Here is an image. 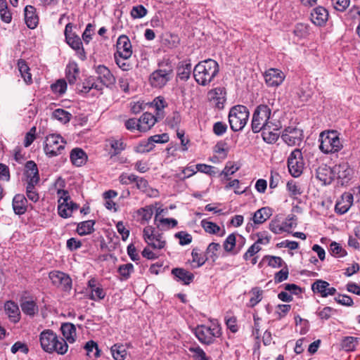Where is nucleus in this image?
<instances>
[{"label":"nucleus","mask_w":360,"mask_h":360,"mask_svg":"<svg viewBox=\"0 0 360 360\" xmlns=\"http://www.w3.org/2000/svg\"><path fill=\"white\" fill-rule=\"evenodd\" d=\"M219 71L217 62L212 59H207L199 62L193 68V72L195 82L205 86L214 79Z\"/></svg>","instance_id":"f257e3e1"},{"label":"nucleus","mask_w":360,"mask_h":360,"mask_svg":"<svg viewBox=\"0 0 360 360\" xmlns=\"http://www.w3.org/2000/svg\"><path fill=\"white\" fill-rule=\"evenodd\" d=\"M278 120L275 118V112L272 113L271 108L266 105H258L252 115V130L254 133L261 131L266 127L277 128Z\"/></svg>","instance_id":"f03ea898"},{"label":"nucleus","mask_w":360,"mask_h":360,"mask_svg":"<svg viewBox=\"0 0 360 360\" xmlns=\"http://www.w3.org/2000/svg\"><path fill=\"white\" fill-rule=\"evenodd\" d=\"M41 347L48 353L56 352L58 354H65L68 349V345L63 338L58 337L53 330H43L39 335Z\"/></svg>","instance_id":"7ed1b4c3"},{"label":"nucleus","mask_w":360,"mask_h":360,"mask_svg":"<svg viewBox=\"0 0 360 360\" xmlns=\"http://www.w3.org/2000/svg\"><path fill=\"white\" fill-rule=\"evenodd\" d=\"M319 141V148L325 154L338 152L343 148L340 134L335 130L322 131L320 134Z\"/></svg>","instance_id":"20e7f679"},{"label":"nucleus","mask_w":360,"mask_h":360,"mask_svg":"<svg viewBox=\"0 0 360 360\" xmlns=\"http://www.w3.org/2000/svg\"><path fill=\"white\" fill-rule=\"evenodd\" d=\"M249 115V110L245 105H237L232 107L229 113V122L231 129L233 131L242 130L247 124Z\"/></svg>","instance_id":"39448f33"},{"label":"nucleus","mask_w":360,"mask_h":360,"mask_svg":"<svg viewBox=\"0 0 360 360\" xmlns=\"http://www.w3.org/2000/svg\"><path fill=\"white\" fill-rule=\"evenodd\" d=\"M194 333L198 340L204 345L212 344L216 338L221 335L219 326L214 324L210 326H198L195 328Z\"/></svg>","instance_id":"423d86ee"},{"label":"nucleus","mask_w":360,"mask_h":360,"mask_svg":"<svg viewBox=\"0 0 360 360\" xmlns=\"http://www.w3.org/2000/svg\"><path fill=\"white\" fill-rule=\"evenodd\" d=\"M59 195L58 212L63 218L70 217L73 211L79 208V205L70 200V195L67 191L58 190Z\"/></svg>","instance_id":"0eeeda50"},{"label":"nucleus","mask_w":360,"mask_h":360,"mask_svg":"<svg viewBox=\"0 0 360 360\" xmlns=\"http://www.w3.org/2000/svg\"><path fill=\"white\" fill-rule=\"evenodd\" d=\"M65 143L66 142L60 135L50 134L46 138L44 152L49 157L57 156L61 154Z\"/></svg>","instance_id":"6e6552de"},{"label":"nucleus","mask_w":360,"mask_h":360,"mask_svg":"<svg viewBox=\"0 0 360 360\" xmlns=\"http://www.w3.org/2000/svg\"><path fill=\"white\" fill-rule=\"evenodd\" d=\"M288 167L290 174L294 177L300 176L303 172L304 161L300 149H295L288 158Z\"/></svg>","instance_id":"1a4fd4ad"},{"label":"nucleus","mask_w":360,"mask_h":360,"mask_svg":"<svg viewBox=\"0 0 360 360\" xmlns=\"http://www.w3.org/2000/svg\"><path fill=\"white\" fill-rule=\"evenodd\" d=\"M334 178L336 177L341 185L348 184L353 178L354 172L348 162H342L333 167Z\"/></svg>","instance_id":"9d476101"},{"label":"nucleus","mask_w":360,"mask_h":360,"mask_svg":"<svg viewBox=\"0 0 360 360\" xmlns=\"http://www.w3.org/2000/svg\"><path fill=\"white\" fill-rule=\"evenodd\" d=\"M172 70L170 67L167 69H158L153 72L149 78L150 84L155 88L163 87L170 79Z\"/></svg>","instance_id":"9b49d317"},{"label":"nucleus","mask_w":360,"mask_h":360,"mask_svg":"<svg viewBox=\"0 0 360 360\" xmlns=\"http://www.w3.org/2000/svg\"><path fill=\"white\" fill-rule=\"evenodd\" d=\"M281 138L290 146L299 145L303 139V132L300 129L288 127L284 130Z\"/></svg>","instance_id":"f8f14e48"},{"label":"nucleus","mask_w":360,"mask_h":360,"mask_svg":"<svg viewBox=\"0 0 360 360\" xmlns=\"http://www.w3.org/2000/svg\"><path fill=\"white\" fill-rule=\"evenodd\" d=\"M117 51L114 55L124 58H129L132 55V46L129 37L121 35L117 41Z\"/></svg>","instance_id":"ddd939ff"},{"label":"nucleus","mask_w":360,"mask_h":360,"mask_svg":"<svg viewBox=\"0 0 360 360\" xmlns=\"http://www.w3.org/2000/svg\"><path fill=\"white\" fill-rule=\"evenodd\" d=\"M96 72L98 75V84H102L103 87L104 86L108 87L115 84V77L105 65H98L96 68Z\"/></svg>","instance_id":"4468645a"},{"label":"nucleus","mask_w":360,"mask_h":360,"mask_svg":"<svg viewBox=\"0 0 360 360\" xmlns=\"http://www.w3.org/2000/svg\"><path fill=\"white\" fill-rule=\"evenodd\" d=\"M24 175L25 176L27 185L39 184L40 180L39 171L37 166L34 161L30 160L26 162Z\"/></svg>","instance_id":"2eb2a0df"},{"label":"nucleus","mask_w":360,"mask_h":360,"mask_svg":"<svg viewBox=\"0 0 360 360\" xmlns=\"http://www.w3.org/2000/svg\"><path fill=\"white\" fill-rule=\"evenodd\" d=\"M49 278L53 285L61 287L65 290L71 288V278L67 274L61 271H51L49 274Z\"/></svg>","instance_id":"dca6fc26"},{"label":"nucleus","mask_w":360,"mask_h":360,"mask_svg":"<svg viewBox=\"0 0 360 360\" xmlns=\"http://www.w3.org/2000/svg\"><path fill=\"white\" fill-rule=\"evenodd\" d=\"M264 79L269 86H278L283 82L285 75L280 70L271 68L265 72Z\"/></svg>","instance_id":"f3484780"},{"label":"nucleus","mask_w":360,"mask_h":360,"mask_svg":"<svg viewBox=\"0 0 360 360\" xmlns=\"http://www.w3.org/2000/svg\"><path fill=\"white\" fill-rule=\"evenodd\" d=\"M311 290L315 293L321 294V297H326L328 295H333L336 292V289L330 287V284L323 280H317L311 285Z\"/></svg>","instance_id":"a211bd4d"},{"label":"nucleus","mask_w":360,"mask_h":360,"mask_svg":"<svg viewBox=\"0 0 360 360\" xmlns=\"http://www.w3.org/2000/svg\"><path fill=\"white\" fill-rule=\"evenodd\" d=\"M316 176L323 185L330 184L334 179L333 167L320 165L316 170Z\"/></svg>","instance_id":"6ab92c4d"},{"label":"nucleus","mask_w":360,"mask_h":360,"mask_svg":"<svg viewBox=\"0 0 360 360\" xmlns=\"http://www.w3.org/2000/svg\"><path fill=\"white\" fill-rule=\"evenodd\" d=\"M328 18V12L322 6H318L314 8L311 13V20L317 26L324 25L327 22Z\"/></svg>","instance_id":"aec40b11"},{"label":"nucleus","mask_w":360,"mask_h":360,"mask_svg":"<svg viewBox=\"0 0 360 360\" xmlns=\"http://www.w3.org/2000/svg\"><path fill=\"white\" fill-rule=\"evenodd\" d=\"M353 203V195L350 193H345L341 198L335 204V210L338 214L346 213L351 207Z\"/></svg>","instance_id":"412c9836"},{"label":"nucleus","mask_w":360,"mask_h":360,"mask_svg":"<svg viewBox=\"0 0 360 360\" xmlns=\"http://www.w3.org/2000/svg\"><path fill=\"white\" fill-rule=\"evenodd\" d=\"M282 124L280 121H278V126L277 128L271 127V125L269 127H264L261 130L262 132V138L264 141L268 143H275L278 137L279 134L278 131L281 129Z\"/></svg>","instance_id":"4be33fe9"},{"label":"nucleus","mask_w":360,"mask_h":360,"mask_svg":"<svg viewBox=\"0 0 360 360\" xmlns=\"http://www.w3.org/2000/svg\"><path fill=\"white\" fill-rule=\"evenodd\" d=\"M69 27L71 28L70 23H68L65 26V34L66 41L73 49L78 51L79 54L83 55V57L82 58V59H84V58H85V56L84 55V49L82 48V42L79 37L71 36L70 34H68V29Z\"/></svg>","instance_id":"5701e85b"},{"label":"nucleus","mask_w":360,"mask_h":360,"mask_svg":"<svg viewBox=\"0 0 360 360\" xmlns=\"http://www.w3.org/2000/svg\"><path fill=\"white\" fill-rule=\"evenodd\" d=\"M24 12L25 24L30 29H34L39 22L36 8L32 6L28 5L25 6Z\"/></svg>","instance_id":"b1692460"},{"label":"nucleus","mask_w":360,"mask_h":360,"mask_svg":"<svg viewBox=\"0 0 360 360\" xmlns=\"http://www.w3.org/2000/svg\"><path fill=\"white\" fill-rule=\"evenodd\" d=\"M4 310L11 321L17 323L20 319V312L17 304L13 301H7L4 304Z\"/></svg>","instance_id":"393cba45"},{"label":"nucleus","mask_w":360,"mask_h":360,"mask_svg":"<svg viewBox=\"0 0 360 360\" xmlns=\"http://www.w3.org/2000/svg\"><path fill=\"white\" fill-rule=\"evenodd\" d=\"M27 200L23 194H16L13 199V209L16 214H23L27 211Z\"/></svg>","instance_id":"a878e982"},{"label":"nucleus","mask_w":360,"mask_h":360,"mask_svg":"<svg viewBox=\"0 0 360 360\" xmlns=\"http://www.w3.org/2000/svg\"><path fill=\"white\" fill-rule=\"evenodd\" d=\"M139 120V131H140L149 130L157 122L155 117L149 112L143 113Z\"/></svg>","instance_id":"bb28decb"},{"label":"nucleus","mask_w":360,"mask_h":360,"mask_svg":"<svg viewBox=\"0 0 360 360\" xmlns=\"http://www.w3.org/2000/svg\"><path fill=\"white\" fill-rule=\"evenodd\" d=\"M70 158L72 163L77 167L83 165L87 160L86 154L82 149L79 148L72 150Z\"/></svg>","instance_id":"cd10ccee"},{"label":"nucleus","mask_w":360,"mask_h":360,"mask_svg":"<svg viewBox=\"0 0 360 360\" xmlns=\"http://www.w3.org/2000/svg\"><path fill=\"white\" fill-rule=\"evenodd\" d=\"M79 70L75 62L69 63L65 69V76L70 85L75 84Z\"/></svg>","instance_id":"c85d7f7f"},{"label":"nucleus","mask_w":360,"mask_h":360,"mask_svg":"<svg viewBox=\"0 0 360 360\" xmlns=\"http://www.w3.org/2000/svg\"><path fill=\"white\" fill-rule=\"evenodd\" d=\"M172 274L181 281L184 284H189L193 279L194 275L182 268H175L172 271Z\"/></svg>","instance_id":"c756f323"},{"label":"nucleus","mask_w":360,"mask_h":360,"mask_svg":"<svg viewBox=\"0 0 360 360\" xmlns=\"http://www.w3.org/2000/svg\"><path fill=\"white\" fill-rule=\"evenodd\" d=\"M60 330L63 335L70 343L75 342V337L76 335V328L74 324L70 323H63Z\"/></svg>","instance_id":"7c9ffc66"},{"label":"nucleus","mask_w":360,"mask_h":360,"mask_svg":"<svg viewBox=\"0 0 360 360\" xmlns=\"http://www.w3.org/2000/svg\"><path fill=\"white\" fill-rule=\"evenodd\" d=\"M193 70L192 65L189 60L183 61L178 67V77L180 79L186 81L190 77L191 73Z\"/></svg>","instance_id":"2f4dec72"},{"label":"nucleus","mask_w":360,"mask_h":360,"mask_svg":"<svg viewBox=\"0 0 360 360\" xmlns=\"http://www.w3.org/2000/svg\"><path fill=\"white\" fill-rule=\"evenodd\" d=\"M271 215V210L269 208L262 207L255 212L252 221L255 224H261L266 221Z\"/></svg>","instance_id":"473e14b6"},{"label":"nucleus","mask_w":360,"mask_h":360,"mask_svg":"<svg viewBox=\"0 0 360 360\" xmlns=\"http://www.w3.org/2000/svg\"><path fill=\"white\" fill-rule=\"evenodd\" d=\"M93 89L98 91H101L103 89V84H98V82L95 80L94 77H89L83 82L80 91L83 93H88L91 89Z\"/></svg>","instance_id":"72a5a7b5"},{"label":"nucleus","mask_w":360,"mask_h":360,"mask_svg":"<svg viewBox=\"0 0 360 360\" xmlns=\"http://www.w3.org/2000/svg\"><path fill=\"white\" fill-rule=\"evenodd\" d=\"M18 67L21 77L27 84L32 82V75L30 72V68L23 60H20L18 63Z\"/></svg>","instance_id":"f704fd0d"},{"label":"nucleus","mask_w":360,"mask_h":360,"mask_svg":"<svg viewBox=\"0 0 360 360\" xmlns=\"http://www.w3.org/2000/svg\"><path fill=\"white\" fill-rule=\"evenodd\" d=\"M20 307L22 312L30 316H33L39 311L38 306L33 300H24L21 302Z\"/></svg>","instance_id":"c9c22d12"},{"label":"nucleus","mask_w":360,"mask_h":360,"mask_svg":"<svg viewBox=\"0 0 360 360\" xmlns=\"http://www.w3.org/2000/svg\"><path fill=\"white\" fill-rule=\"evenodd\" d=\"M95 221L87 220L79 223L77 225V231L80 236H85L91 233L94 231Z\"/></svg>","instance_id":"e433bc0d"},{"label":"nucleus","mask_w":360,"mask_h":360,"mask_svg":"<svg viewBox=\"0 0 360 360\" xmlns=\"http://www.w3.org/2000/svg\"><path fill=\"white\" fill-rule=\"evenodd\" d=\"M221 245L218 243H211L208 245L206 251L205 257L207 259H211L213 262H215L218 258L217 252L219 251Z\"/></svg>","instance_id":"4c0bfd02"},{"label":"nucleus","mask_w":360,"mask_h":360,"mask_svg":"<svg viewBox=\"0 0 360 360\" xmlns=\"http://www.w3.org/2000/svg\"><path fill=\"white\" fill-rule=\"evenodd\" d=\"M110 352L115 360H124L127 351L122 345L115 344L110 348Z\"/></svg>","instance_id":"58836bf2"},{"label":"nucleus","mask_w":360,"mask_h":360,"mask_svg":"<svg viewBox=\"0 0 360 360\" xmlns=\"http://www.w3.org/2000/svg\"><path fill=\"white\" fill-rule=\"evenodd\" d=\"M359 343L357 338L347 336L345 337L342 341L341 346L347 352L354 351Z\"/></svg>","instance_id":"ea45409f"},{"label":"nucleus","mask_w":360,"mask_h":360,"mask_svg":"<svg viewBox=\"0 0 360 360\" xmlns=\"http://www.w3.org/2000/svg\"><path fill=\"white\" fill-rule=\"evenodd\" d=\"M52 117L60 122L65 124L70 122L72 115L63 109L58 108L53 112Z\"/></svg>","instance_id":"a19ab883"},{"label":"nucleus","mask_w":360,"mask_h":360,"mask_svg":"<svg viewBox=\"0 0 360 360\" xmlns=\"http://www.w3.org/2000/svg\"><path fill=\"white\" fill-rule=\"evenodd\" d=\"M200 224L205 232L210 234H218L221 228L216 224L207 219H202Z\"/></svg>","instance_id":"79ce46f5"},{"label":"nucleus","mask_w":360,"mask_h":360,"mask_svg":"<svg viewBox=\"0 0 360 360\" xmlns=\"http://www.w3.org/2000/svg\"><path fill=\"white\" fill-rule=\"evenodd\" d=\"M117 271L120 276V280L126 281L134 271V265L131 263L120 265L118 267Z\"/></svg>","instance_id":"37998d69"},{"label":"nucleus","mask_w":360,"mask_h":360,"mask_svg":"<svg viewBox=\"0 0 360 360\" xmlns=\"http://www.w3.org/2000/svg\"><path fill=\"white\" fill-rule=\"evenodd\" d=\"M211 94H214L212 97V101H213L214 106L219 110L224 108L226 99L224 96H219L222 94V90L221 89H215L212 92H211Z\"/></svg>","instance_id":"c03bdc74"},{"label":"nucleus","mask_w":360,"mask_h":360,"mask_svg":"<svg viewBox=\"0 0 360 360\" xmlns=\"http://www.w3.org/2000/svg\"><path fill=\"white\" fill-rule=\"evenodd\" d=\"M154 207L153 205L146 206L137 211L138 214L141 217V221H149L153 214Z\"/></svg>","instance_id":"a18cd8bd"},{"label":"nucleus","mask_w":360,"mask_h":360,"mask_svg":"<svg viewBox=\"0 0 360 360\" xmlns=\"http://www.w3.org/2000/svg\"><path fill=\"white\" fill-rule=\"evenodd\" d=\"M84 348L86 351V354L90 356V354L91 352H93V350L95 349V352L94 353V356L95 358H98L101 356V350L98 349V346L97 343L93 340L88 341Z\"/></svg>","instance_id":"49530a36"},{"label":"nucleus","mask_w":360,"mask_h":360,"mask_svg":"<svg viewBox=\"0 0 360 360\" xmlns=\"http://www.w3.org/2000/svg\"><path fill=\"white\" fill-rule=\"evenodd\" d=\"M236 243V236L235 233H231L228 236L223 243V248L226 252L233 251Z\"/></svg>","instance_id":"de8ad7c7"},{"label":"nucleus","mask_w":360,"mask_h":360,"mask_svg":"<svg viewBox=\"0 0 360 360\" xmlns=\"http://www.w3.org/2000/svg\"><path fill=\"white\" fill-rule=\"evenodd\" d=\"M330 251L333 256L337 257H344L347 254L346 251L342 248V246L336 242L331 243L330 245Z\"/></svg>","instance_id":"09e8293b"},{"label":"nucleus","mask_w":360,"mask_h":360,"mask_svg":"<svg viewBox=\"0 0 360 360\" xmlns=\"http://www.w3.org/2000/svg\"><path fill=\"white\" fill-rule=\"evenodd\" d=\"M53 92L63 94L67 89V83L65 79H60L51 86Z\"/></svg>","instance_id":"8fccbe9b"},{"label":"nucleus","mask_w":360,"mask_h":360,"mask_svg":"<svg viewBox=\"0 0 360 360\" xmlns=\"http://www.w3.org/2000/svg\"><path fill=\"white\" fill-rule=\"evenodd\" d=\"M36 185L37 184H27L26 186L27 198L33 202H37L39 199V193L34 188Z\"/></svg>","instance_id":"3c124183"},{"label":"nucleus","mask_w":360,"mask_h":360,"mask_svg":"<svg viewBox=\"0 0 360 360\" xmlns=\"http://www.w3.org/2000/svg\"><path fill=\"white\" fill-rule=\"evenodd\" d=\"M154 144L150 141V137L147 141H142L139 146L136 147V151L137 153H144L152 150L154 148Z\"/></svg>","instance_id":"603ef678"},{"label":"nucleus","mask_w":360,"mask_h":360,"mask_svg":"<svg viewBox=\"0 0 360 360\" xmlns=\"http://www.w3.org/2000/svg\"><path fill=\"white\" fill-rule=\"evenodd\" d=\"M148 246L151 247L152 248L156 250H160L162 249L166 244V241L163 240V238L161 234H158L155 239H152L150 243H146Z\"/></svg>","instance_id":"864d4df0"},{"label":"nucleus","mask_w":360,"mask_h":360,"mask_svg":"<svg viewBox=\"0 0 360 360\" xmlns=\"http://www.w3.org/2000/svg\"><path fill=\"white\" fill-rule=\"evenodd\" d=\"M156 223L157 226L160 228L161 226L162 229H169L177 225V221L172 218H161Z\"/></svg>","instance_id":"5fc2aeb1"},{"label":"nucleus","mask_w":360,"mask_h":360,"mask_svg":"<svg viewBox=\"0 0 360 360\" xmlns=\"http://www.w3.org/2000/svg\"><path fill=\"white\" fill-rule=\"evenodd\" d=\"M147 14V9L142 5L134 6L131 10V15L133 18H141Z\"/></svg>","instance_id":"6e6d98bb"},{"label":"nucleus","mask_w":360,"mask_h":360,"mask_svg":"<svg viewBox=\"0 0 360 360\" xmlns=\"http://www.w3.org/2000/svg\"><path fill=\"white\" fill-rule=\"evenodd\" d=\"M110 144L111 148L114 150L113 155L120 154L124 149L125 147L123 141L121 139H111L110 141Z\"/></svg>","instance_id":"4d7b16f0"},{"label":"nucleus","mask_w":360,"mask_h":360,"mask_svg":"<svg viewBox=\"0 0 360 360\" xmlns=\"http://www.w3.org/2000/svg\"><path fill=\"white\" fill-rule=\"evenodd\" d=\"M175 237L179 239L181 245H188L192 242L191 235L185 231H179L175 233Z\"/></svg>","instance_id":"13d9d810"},{"label":"nucleus","mask_w":360,"mask_h":360,"mask_svg":"<svg viewBox=\"0 0 360 360\" xmlns=\"http://www.w3.org/2000/svg\"><path fill=\"white\" fill-rule=\"evenodd\" d=\"M287 189L292 195H298L302 193L300 186L294 181H290L287 183Z\"/></svg>","instance_id":"bf43d9fd"},{"label":"nucleus","mask_w":360,"mask_h":360,"mask_svg":"<svg viewBox=\"0 0 360 360\" xmlns=\"http://www.w3.org/2000/svg\"><path fill=\"white\" fill-rule=\"evenodd\" d=\"M189 351L193 353V358L195 360H208L205 352L200 347H191Z\"/></svg>","instance_id":"052dcab7"},{"label":"nucleus","mask_w":360,"mask_h":360,"mask_svg":"<svg viewBox=\"0 0 360 360\" xmlns=\"http://www.w3.org/2000/svg\"><path fill=\"white\" fill-rule=\"evenodd\" d=\"M239 169V167L231 162H228L221 172V174H224L226 177L229 175L233 174Z\"/></svg>","instance_id":"680f3d73"},{"label":"nucleus","mask_w":360,"mask_h":360,"mask_svg":"<svg viewBox=\"0 0 360 360\" xmlns=\"http://www.w3.org/2000/svg\"><path fill=\"white\" fill-rule=\"evenodd\" d=\"M143 238L146 243H150L152 239H155L157 236L155 234V229L151 226H147L143 229Z\"/></svg>","instance_id":"e2e57ef3"},{"label":"nucleus","mask_w":360,"mask_h":360,"mask_svg":"<svg viewBox=\"0 0 360 360\" xmlns=\"http://www.w3.org/2000/svg\"><path fill=\"white\" fill-rule=\"evenodd\" d=\"M334 8L338 11H344L349 6L350 0H331Z\"/></svg>","instance_id":"0e129e2a"},{"label":"nucleus","mask_w":360,"mask_h":360,"mask_svg":"<svg viewBox=\"0 0 360 360\" xmlns=\"http://www.w3.org/2000/svg\"><path fill=\"white\" fill-rule=\"evenodd\" d=\"M261 250V247L257 245V244H252L246 252L243 255V259L245 260H248L250 258L254 257L258 252Z\"/></svg>","instance_id":"69168bd1"},{"label":"nucleus","mask_w":360,"mask_h":360,"mask_svg":"<svg viewBox=\"0 0 360 360\" xmlns=\"http://www.w3.org/2000/svg\"><path fill=\"white\" fill-rule=\"evenodd\" d=\"M293 32L298 38H304L307 35L308 29L304 24H297Z\"/></svg>","instance_id":"338daca9"},{"label":"nucleus","mask_w":360,"mask_h":360,"mask_svg":"<svg viewBox=\"0 0 360 360\" xmlns=\"http://www.w3.org/2000/svg\"><path fill=\"white\" fill-rule=\"evenodd\" d=\"M227 130V125L222 122H217L213 126V132L217 136L223 135Z\"/></svg>","instance_id":"774afa93"}]
</instances>
